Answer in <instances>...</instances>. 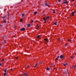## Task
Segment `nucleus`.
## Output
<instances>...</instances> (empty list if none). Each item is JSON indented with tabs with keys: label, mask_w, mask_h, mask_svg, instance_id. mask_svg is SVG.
Listing matches in <instances>:
<instances>
[{
	"label": "nucleus",
	"mask_w": 76,
	"mask_h": 76,
	"mask_svg": "<svg viewBox=\"0 0 76 76\" xmlns=\"http://www.w3.org/2000/svg\"><path fill=\"white\" fill-rule=\"evenodd\" d=\"M21 15H22V17L24 16V14H22Z\"/></svg>",
	"instance_id": "nucleus-23"
},
{
	"label": "nucleus",
	"mask_w": 76,
	"mask_h": 76,
	"mask_svg": "<svg viewBox=\"0 0 76 76\" xmlns=\"http://www.w3.org/2000/svg\"><path fill=\"white\" fill-rule=\"evenodd\" d=\"M4 17V18H6V16H5Z\"/></svg>",
	"instance_id": "nucleus-43"
},
{
	"label": "nucleus",
	"mask_w": 76,
	"mask_h": 76,
	"mask_svg": "<svg viewBox=\"0 0 76 76\" xmlns=\"http://www.w3.org/2000/svg\"><path fill=\"white\" fill-rule=\"evenodd\" d=\"M39 37H40L39 35H38L37 37V38H39Z\"/></svg>",
	"instance_id": "nucleus-22"
},
{
	"label": "nucleus",
	"mask_w": 76,
	"mask_h": 76,
	"mask_svg": "<svg viewBox=\"0 0 76 76\" xmlns=\"http://www.w3.org/2000/svg\"><path fill=\"white\" fill-rule=\"evenodd\" d=\"M37 65V64H36L35 65V66H34V67H36Z\"/></svg>",
	"instance_id": "nucleus-27"
},
{
	"label": "nucleus",
	"mask_w": 76,
	"mask_h": 76,
	"mask_svg": "<svg viewBox=\"0 0 76 76\" xmlns=\"http://www.w3.org/2000/svg\"><path fill=\"white\" fill-rule=\"evenodd\" d=\"M75 6H76V4H75Z\"/></svg>",
	"instance_id": "nucleus-42"
},
{
	"label": "nucleus",
	"mask_w": 76,
	"mask_h": 76,
	"mask_svg": "<svg viewBox=\"0 0 76 76\" xmlns=\"http://www.w3.org/2000/svg\"><path fill=\"white\" fill-rule=\"evenodd\" d=\"M53 69H55V68H53Z\"/></svg>",
	"instance_id": "nucleus-50"
},
{
	"label": "nucleus",
	"mask_w": 76,
	"mask_h": 76,
	"mask_svg": "<svg viewBox=\"0 0 76 76\" xmlns=\"http://www.w3.org/2000/svg\"><path fill=\"white\" fill-rule=\"evenodd\" d=\"M45 4L46 6H49V5L47 3H46Z\"/></svg>",
	"instance_id": "nucleus-11"
},
{
	"label": "nucleus",
	"mask_w": 76,
	"mask_h": 76,
	"mask_svg": "<svg viewBox=\"0 0 76 76\" xmlns=\"http://www.w3.org/2000/svg\"><path fill=\"white\" fill-rule=\"evenodd\" d=\"M16 26H15V28H16Z\"/></svg>",
	"instance_id": "nucleus-49"
},
{
	"label": "nucleus",
	"mask_w": 76,
	"mask_h": 76,
	"mask_svg": "<svg viewBox=\"0 0 76 76\" xmlns=\"http://www.w3.org/2000/svg\"><path fill=\"white\" fill-rule=\"evenodd\" d=\"M70 58H71L72 59H73V57H72V56H71Z\"/></svg>",
	"instance_id": "nucleus-33"
},
{
	"label": "nucleus",
	"mask_w": 76,
	"mask_h": 76,
	"mask_svg": "<svg viewBox=\"0 0 76 76\" xmlns=\"http://www.w3.org/2000/svg\"><path fill=\"white\" fill-rule=\"evenodd\" d=\"M58 1L59 2H60V1H61V0H58Z\"/></svg>",
	"instance_id": "nucleus-29"
},
{
	"label": "nucleus",
	"mask_w": 76,
	"mask_h": 76,
	"mask_svg": "<svg viewBox=\"0 0 76 76\" xmlns=\"http://www.w3.org/2000/svg\"><path fill=\"white\" fill-rule=\"evenodd\" d=\"M59 39H60V38H59V39H58V40H59Z\"/></svg>",
	"instance_id": "nucleus-44"
},
{
	"label": "nucleus",
	"mask_w": 76,
	"mask_h": 76,
	"mask_svg": "<svg viewBox=\"0 0 76 76\" xmlns=\"http://www.w3.org/2000/svg\"><path fill=\"white\" fill-rule=\"evenodd\" d=\"M37 13H38V12H34V15H36V14H37Z\"/></svg>",
	"instance_id": "nucleus-19"
},
{
	"label": "nucleus",
	"mask_w": 76,
	"mask_h": 76,
	"mask_svg": "<svg viewBox=\"0 0 76 76\" xmlns=\"http://www.w3.org/2000/svg\"><path fill=\"white\" fill-rule=\"evenodd\" d=\"M43 19L45 21L44 23H46V19H45V18L44 17L43 18Z\"/></svg>",
	"instance_id": "nucleus-4"
},
{
	"label": "nucleus",
	"mask_w": 76,
	"mask_h": 76,
	"mask_svg": "<svg viewBox=\"0 0 76 76\" xmlns=\"http://www.w3.org/2000/svg\"><path fill=\"white\" fill-rule=\"evenodd\" d=\"M44 40L45 42H46V43L47 44L48 42L49 41V40H48V38H45L44 39Z\"/></svg>",
	"instance_id": "nucleus-1"
},
{
	"label": "nucleus",
	"mask_w": 76,
	"mask_h": 76,
	"mask_svg": "<svg viewBox=\"0 0 76 76\" xmlns=\"http://www.w3.org/2000/svg\"><path fill=\"white\" fill-rule=\"evenodd\" d=\"M57 22H54V25H57Z\"/></svg>",
	"instance_id": "nucleus-9"
},
{
	"label": "nucleus",
	"mask_w": 76,
	"mask_h": 76,
	"mask_svg": "<svg viewBox=\"0 0 76 76\" xmlns=\"http://www.w3.org/2000/svg\"><path fill=\"white\" fill-rule=\"evenodd\" d=\"M50 68H48V67H47V69L46 70H50Z\"/></svg>",
	"instance_id": "nucleus-18"
},
{
	"label": "nucleus",
	"mask_w": 76,
	"mask_h": 76,
	"mask_svg": "<svg viewBox=\"0 0 76 76\" xmlns=\"http://www.w3.org/2000/svg\"><path fill=\"white\" fill-rule=\"evenodd\" d=\"M4 72L5 73H6V69H4Z\"/></svg>",
	"instance_id": "nucleus-26"
},
{
	"label": "nucleus",
	"mask_w": 76,
	"mask_h": 76,
	"mask_svg": "<svg viewBox=\"0 0 76 76\" xmlns=\"http://www.w3.org/2000/svg\"><path fill=\"white\" fill-rule=\"evenodd\" d=\"M20 76H22V75H20Z\"/></svg>",
	"instance_id": "nucleus-51"
},
{
	"label": "nucleus",
	"mask_w": 76,
	"mask_h": 76,
	"mask_svg": "<svg viewBox=\"0 0 76 76\" xmlns=\"http://www.w3.org/2000/svg\"><path fill=\"white\" fill-rule=\"evenodd\" d=\"M2 65V64H0V66H1Z\"/></svg>",
	"instance_id": "nucleus-38"
},
{
	"label": "nucleus",
	"mask_w": 76,
	"mask_h": 76,
	"mask_svg": "<svg viewBox=\"0 0 76 76\" xmlns=\"http://www.w3.org/2000/svg\"><path fill=\"white\" fill-rule=\"evenodd\" d=\"M75 13H76V11H75L72 12V15L73 16H75Z\"/></svg>",
	"instance_id": "nucleus-2"
},
{
	"label": "nucleus",
	"mask_w": 76,
	"mask_h": 76,
	"mask_svg": "<svg viewBox=\"0 0 76 76\" xmlns=\"http://www.w3.org/2000/svg\"><path fill=\"white\" fill-rule=\"evenodd\" d=\"M68 41H69L70 42H72V40L70 39H68Z\"/></svg>",
	"instance_id": "nucleus-16"
},
{
	"label": "nucleus",
	"mask_w": 76,
	"mask_h": 76,
	"mask_svg": "<svg viewBox=\"0 0 76 76\" xmlns=\"http://www.w3.org/2000/svg\"><path fill=\"white\" fill-rule=\"evenodd\" d=\"M4 20V23H6V21L4 19H3Z\"/></svg>",
	"instance_id": "nucleus-12"
},
{
	"label": "nucleus",
	"mask_w": 76,
	"mask_h": 76,
	"mask_svg": "<svg viewBox=\"0 0 76 76\" xmlns=\"http://www.w3.org/2000/svg\"><path fill=\"white\" fill-rule=\"evenodd\" d=\"M10 70H13V69H11Z\"/></svg>",
	"instance_id": "nucleus-40"
},
{
	"label": "nucleus",
	"mask_w": 76,
	"mask_h": 76,
	"mask_svg": "<svg viewBox=\"0 0 76 76\" xmlns=\"http://www.w3.org/2000/svg\"><path fill=\"white\" fill-rule=\"evenodd\" d=\"M29 65H27L26 66V67H29Z\"/></svg>",
	"instance_id": "nucleus-30"
},
{
	"label": "nucleus",
	"mask_w": 76,
	"mask_h": 76,
	"mask_svg": "<svg viewBox=\"0 0 76 76\" xmlns=\"http://www.w3.org/2000/svg\"><path fill=\"white\" fill-rule=\"evenodd\" d=\"M6 36H3V38L4 39H5L6 38Z\"/></svg>",
	"instance_id": "nucleus-14"
},
{
	"label": "nucleus",
	"mask_w": 76,
	"mask_h": 76,
	"mask_svg": "<svg viewBox=\"0 0 76 76\" xmlns=\"http://www.w3.org/2000/svg\"><path fill=\"white\" fill-rule=\"evenodd\" d=\"M30 26H31V24H28L27 25V26H28V27H30Z\"/></svg>",
	"instance_id": "nucleus-10"
},
{
	"label": "nucleus",
	"mask_w": 76,
	"mask_h": 76,
	"mask_svg": "<svg viewBox=\"0 0 76 76\" xmlns=\"http://www.w3.org/2000/svg\"><path fill=\"white\" fill-rule=\"evenodd\" d=\"M4 59H2V61H4Z\"/></svg>",
	"instance_id": "nucleus-41"
},
{
	"label": "nucleus",
	"mask_w": 76,
	"mask_h": 76,
	"mask_svg": "<svg viewBox=\"0 0 76 76\" xmlns=\"http://www.w3.org/2000/svg\"><path fill=\"white\" fill-rule=\"evenodd\" d=\"M25 28H22L20 29V31H25Z\"/></svg>",
	"instance_id": "nucleus-5"
},
{
	"label": "nucleus",
	"mask_w": 76,
	"mask_h": 76,
	"mask_svg": "<svg viewBox=\"0 0 76 76\" xmlns=\"http://www.w3.org/2000/svg\"><path fill=\"white\" fill-rule=\"evenodd\" d=\"M75 0H72V1H75Z\"/></svg>",
	"instance_id": "nucleus-45"
},
{
	"label": "nucleus",
	"mask_w": 76,
	"mask_h": 76,
	"mask_svg": "<svg viewBox=\"0 0 76 76\" xmlns=\"http://www.w3.org/2000/svg\"><path fill=\"white\" fill-rule=\"evenodd\" d=\"M40 63H41V62H40Z\"/></svg>",
	"instance_id": "nucleus-47"
},
{
	"label": "nucleus",
	"mask_w": 76,
	"mask_h": 76,
	"mask_svg": "<svg viewBox=\"0 0 76 76\" xmlns=\"http://www.w3.org/2000/svg\"><path fill=\"white\" fill-rule=\"evenodd\" d=\"M64 66H66V64H64Z\"/></svg>",
	"instance_id": "nucleus-35"
},
{
	"label": "nucleus",
	"mask_w": 76,
	"mask_h": 76,
	"mask_svg": "<svg viewBox=\"0 0 76 76\" xmlns=\"http://www.w3.org/2000/svg\"><path fill=\"white\" fill-rule=\"evenodd\" d=\"M0 26H1V25Z\"/></svg>",
	"instance_id": "nucleus-48"
},
{
	"label": "nucleus",
	"mask_w": 76,
	"mask_h": 76,
	"mask_svg": "<svg viewBox=\"0 0 76 76\" xmlns=\"http://www.w3.org/2000/svg\"><path fill=\"white\" fill-rule=\"evenodd\" d=\"M31 22H34V20H31Z\"/></svg>",
	"instance_id": "nucleus-37"
},
{
	"label": "nucleus",
	"mask_w": 76,
	"mask_h": 76,
	"mask_svg": "<svg viewBox=\"0 0 76 76\" xmlns=\"http://www.w3.org/2000/svg\"><path fill=\"white\" fill-rule=\"evenodd\" d=\"M56 13V12H55V11H53V13Z\"/></svg>",
	"instance_id": "nucleus-28"
},
{
	"label": "nucleus",
	"mask_w": 76,
	"mask_h": 76,
	"mask_svg": "<svg viewBox=\"0 0 76 76\" xmlns=\"http://www.w3.org/2000/svg\"><path fill=\"white\" fill-rule=\"evenodd\" d=\"M6 75H7V73H4V76H5Z\"/></svg>",
	"instance_id": "nucleus-17"
},
{
	"label": "nucleus",
	"mask_w": 76,
	"mask_h": 76,
	"mask_svg": "<svg viewBox=\"0 0 76 76\" xmlns=\"http://www.w3.org/2000/svg\"><path fill=\"white\" fill-rule=\"evenodd\" d=\"M64 72L66 74V75H67L68 74L67 73V71H65Z\"/></svg>",
	"instance_id": "nucleus-13"
},
{
	"label": "nucleus",
	"mask_w": 76,
	"mask_h": 76,
	"mask_svg": "<svg viewBox=\"0 0 76 76\" xmlns=\"http://www.w3.org/2000/svg\"><path fill=\"white\" fill-rule=\"evenodd\" d=\"M66 64V65H67V64L66 63V64Z\"/></svg>",
	"instance_id": "nucleus-39"
},
{
	"label": "nucleus",
	"mask_w": 76,
	"mask_h": 76,
	"mask_svg": "<svg viewBox=\"0 0 76 76\" xmlns=\"http://www.w3.org/2000/svg\"><path fill=\"white\" fill-rule=\"evenodd\" d=\"M24 75L25 76H27V74L26 73H25Z\"/></svg>",
	"instance_id": "nucleus-25"
},
{
	"label": "nucleus",
	"mask_w": 76,
	"mask_h": 76,
	"mask_svg": "<svg viewBox=\"0 0 76 76\" xmlns=\"http://www.w3.org/2000/svg\"><path fill=\"white\" fill-rule=\"evenodd\" d=\"M60 59H62V58H63V55H61V56H60Z\"/></svg>",
	"instance_id": "nucleus-3"
},
{
	"label": "nucleus",
	"mask_w": 76,
	"mask_h": 76,
	"mask_svg": "<svg viewBox=\"0 0 76 76\" xmlns=\"http://www.w3.org/2000/svg\"><path fill=\"white\" fill-rule=\"evenodd\" d=\"M68 3V1H64L63 2V3L64 4H66V3Z\"/></svg>",
	"instance_id": "nucleus-7"
},
{
	"label": "nucleus",
	"mask_w": 76,
	"mask_h": 76,
	"mask_svg": "<svg viewBox=\"0 0 76 76\" xmlns=\"http://www.w3.org/2000/svg\"><path fill=\"white\" fill-rule=\"evenodd\" d=\"M20 22H22V19H20Z\"/></svg>",
	"instance_id": "nucleus-21"
},
{
	"label": "nucleus",
	"mask_w": 76,
	"mask_h": 76,
	"mask_svg": "<svg viewBox=\"0 0 76 76\" xmlns=\"http://www.w3.org/2000/svg\"><path fill=\"white\" fill-rule=\"evenodd\" d=\"M49 18H50V17H46V18L47 19H49Z\"/></svg>",
	"instance_id": "nucleus-24"
},
{
	"label": "nucleus",
	"mask_w": 76,
	"mask_h": 76,
	"mask_svg": "<svg viewBox=\"0 0 76 76\" xmlns=\"http://www.w3.org/2000/svg\"><path fill=\"white\" fill-rule=\"evenodd\" d=\"M65 76H69L68 74H66Z\"/></svg>",
	"instance_id": "nucleus-31"
},
{
	"label": "nucleus",
	"mask_w": 76,
	"mask_h": 76,
	"mask_svg": "<svg viewBox=\"0 0 76 76\" xmlns=\"http://www.w3.org/2000/svg\"><path fill=\"white\" fill-rule=\"evenodd\" d=\"M74 68L75 69H76V66L75 65H74Z\"/></svg>",
	"instance_id": "nucleus-15"
},
{
	"label": "nucleus",
	"mask_w": 76,
	"mask_h": 76,
	"mask_svg": "<svg viewBox=\"0 0 76 76\" xmlns=\"http://www.w3.org/2000/svg\"><path fill=\"white\" fill-rule=\"evenodd\" d=\"M60 57V56H58L57 57V58L56 59V60H58V58Z\"/></svg>",
	"instance_id": "nucleus-8"
},
{
	"label": "nucleus",
	"mask_w": 76,
	"mask_h": 76,
	"mask_svg": "<svg viewBox=\"0 0 76 76\" xmlns=\"http://www.w3.org/2000/svg\"><path fill=\"white\" fill-rule=\"evenodd\" d=\"M3 19H4V17H2Z\"/></svg>",
	"instance_id": "nucleus-36"
},
{
	"label": "nucleus",
	"mask_w": 76,
	"mask_h": 76,
	"mask_svg": "<svg viewBox=\"0 0 76 76\" xmlns=\"http://www.w3.org/2000/svg\"><path fill=\"white\" fill-rule=\"evenodd\" d=\"M39 25L38 24L37 25V30H38V29H39V26H38Z\"/></svg>",
	"instance_id": "nucleus-6"
},
{
	"label": "nucleus",
	"mask_w": 76,
	"mask_h": 76,
	"mask_svg": "<svg viewBox=\"0 0 76 76\" xmlns=\"http://www.w3.org/2000/svg\"><path fill=\"white\" fill-rule=\"evenodd\" d=\"M65 47H66L67 46V44H65L64 45Z\"/></svg>",
	"instance_id": "nucleus-32"
},
{
	"label": "nucleus",
	"mask_w": 76,
	"mask_h": 76,
	"mask_svg": "<svg viewBox=\"0 0 76 76\" xmlns=\"http://www.w3.org/2000/svg\"><path fill=\"white\" fill-rule=\"evenodd\" d=\"M4 41L2 42V44L4 45Z\"/></svg>",
	"instance_id": "nucleus-20"
},
{
	"label": "nucleus",
	"mask_w": 76,
	"mask_h": 76,
	"mask_svg": "<svg viewBox=\"0 0 76 76\" xmlns=\"http://www.w3.org/2000/svg\"><path fill=\"white\" fill-rule=\"evenodd\" d=\"M45 14H44V16H45Z\"/></svg>",
	"instance_id": "nucleus-46"
},
{
	"label": "nucleus",
	"mask_w": 76,
	"mask_h": 76,
	"mask_svg": "<svg viewBox=\"0 0 76 76\" xmlns=\"http://www.w3.org/2000/svg\"><path fill=\"white\" fill-rule=\"evenodd\" d=\"M15 58H16V59H18V57H15Z\"/></svg>",
	"instance_id": "nucleus-34"
}]
</instances>
